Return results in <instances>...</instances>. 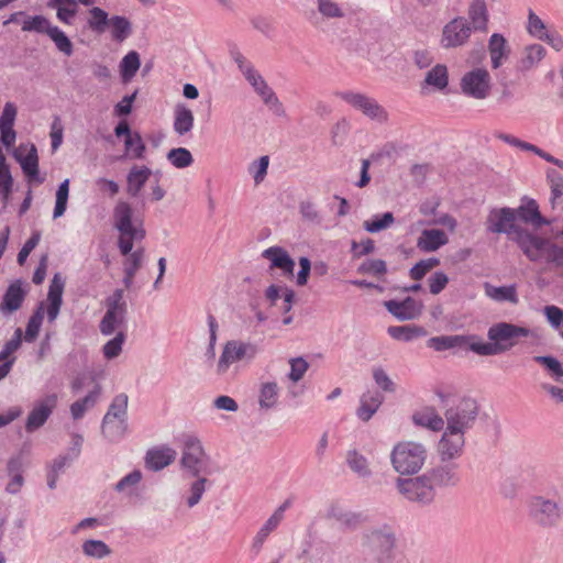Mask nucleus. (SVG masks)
Returning <instances> with one entry per match:
<instances>
[{"mask_svg": "<svg viewBox=\"0 0 563 563\" xmlns=\"http://www.w3.org/2000/svg\"><path fill=\"white\" fill-rule=\"evenodd\" d=\"M486 229L492 233L512 236L522 253L531 262L544 263L548 268L563 278V230L550 238L539 236L516 223L512 208H493L486 220Z\"/></svg>", "mask_w": 563, "mask_h": 563, "instance_id": "f257e3e1", "label": "nucleus"}, {"mask_svg": "<svg viewBox=\"0 0 563 563\" xmlns=\"http://www.w3.org/2000/svg\"><path fill=\"white\" fill-rule=\"evenodd\" d=\"M531 331L510 322H498L487 331L489 342H484L476 334H454L432 336L427 346L435 351H446L461 347L472 351L479 356H495L511 350L519 338H528Z\"/></svg>", "mask_w": 563, "mask_h": 563, "instance_id": "f03ea898", "label": "nucleus"}, {"mask_svg": "<svg viewBox=\"0 0 563 563\" xmlns=\"http://www.w3.org/2000/svg\"><path fill=\"white\" fill-rule=\"evenodd\" d=\"M133 209L126 201L120 200L113 209V227L119 231L118 247L125 256L123 272L135 274L142 267L144 249L140 247L132 252L134 241H142L145 238V230L142 224L135 225L132 221Z\"/></svg>", "mask_w": 563, "mask_h": 563, "instance_id": "7ed1b4c3", "label": "nucleus"}, {"mask_svg": "<svg viewBox=\"0 0 563 563\" xmlns=\"http://www.w3.org/2000/svg\"><path fill=\"white\" fill-rule=\"evenodd\" d=\"M427 446L416 441H400L390 451V464L399 475L417 474L426 464Z\"/></svg>", "mask_w": 563, "mask_h": 563, "instance_id": "20e7f679", "label": "nucleus"}, {"mask_svg": "<svg viewBox=\"0 0 563 563\" xmlns=\"http://www.w3.org/2000/svg\"><path fill=\"white\" fill-rule=\"evenodd\" d=\"M529 519L540 528L551 529L560 525L563 518V505L560 497L534 494L527 499Z\"/></svg>", "mask_w": 563, "mask_h": 563, "instance_id": "39448f33", "label": "nucleus"}, {"mask_svg": "<svg viewBox=\"0 0 563 563\" xmlns=\"http://www.w3.org/2000/svg\"><path fill=\"white\" fill-rule=\"evenodd\" d=\"M479 407L475 399L464 397L453 401L444 411V424L448 430L466 433L473 428Z\"/></svg>", "mask_w": 563, "mask_h": 563, "instance_id": "423d86ee", "label": "nucleus"}, {"mask_svg": "<svg viewBox=\"0 0 563 563\" xmlns=\"http://www.w3.org/2000/svg\"><path fill=\"white\" fill-rule=\"evenodd\" d=\"M396 488L407 501L419 506H428L435 498V489L426 473L416 477H398Z\"/></svg>", "mask_w": 563, "mask_h": 563, "instance_id": "0eeeda50", "label": "nucleus"}, {"mask_svg": "<svg viewBox=\"0 0 563 563\" xmlns=\"http://www.w3.org/2000/svg\"><path fill=\"white\" fill-rule=\"evenodd\" d=\"M181 466L192 477H207L212 474L210 459L205 453L200 441L189 437L185 442Z\"/></svg>", "mask_w": 563, "mask_h": 563, "instance_id": "6e6552de", "label": "nucleus"}, {"mask_svg": "<svg viewBox=\"0 0 563 563\" xmlns=\"http://www.w3.org/2000/svg\"><path fill=\"white\" fill-rule=\"evenodd\" d=\"M257 345L251 342L230 340L222 350L218 360L216 373L219 376L227 374L230 366L236 362L245 361L251 362L257 355Z\"/></svg>", "mask_w": 563, "mask_h": 563, "instance_id": "1a4fd4ad", "label": "nucleus"}, {"mask_svg": "<svg viewBox=\"0 0 563 563\" xmlns=\"http://www.w3.org/2000/svg\"><path fill=\"white\" fill-rule=\"evenodd\" d=\"M362 545L372 552L378 553V560H389L396 547L395 532L387 525L367 529L362 533Z\"/></svg>", "mask_w": 563, "mask_h": 563, "instance_id": "9d476101", "label": "nucleus"}, {"mask_svg": "<svg viewBox=\"0 0 563 563\" xmlns=\"http://www.w3.org/2000/svg\"><path fill=\"white\" fill-rule=\"evenodd\" d=\"M336 96L371 120L382 123L388 119L387 111L372 97L350 90L339 91Z\"/></svg>", "mask_w": 563, "mask_h": 563, "instance_id": "9b49d317", "label": "nucleus"}, {"mask_svg": "<svg viewBox=\"0 0 563 563\" xmlns=\"http://www.w3.org/2000/svg\"><path fill=\"white\" fill-rule=\"evenodd\" d=\"M460 87L465 96L482 100L490 92L492 78L486 68H474L463 75Z\"/></svg>", "mask_w": 563, "mask_h": 563, "instance_id": "f8f14e48", "label": "nucleus"}, {"mask_svg": "<svg viewBox=\"0 0 563 563\" xmlns=\"http://www.w3.org/2000/svg\"><path fill=\"white\" fill-rule=\"evenodd\" d=\"M472 31L473 30L465 18H454L444 25L441 44L444 48L462 46L467 43Z\"/></svg>", "mask_w": 563, "mask_h": 563, "instance_id": "ddd939ff", "label": "nucleus"}, {"mask_svg": "<svg viewBox=\"0 0 563 563\" xmlns=\"http://www.w3.org/2000/svg\"><path fill=\"white\" fill-rule=\"evenodd\" d=\"M465 446V434L444 429L438 443V455L441 462H453L462 456Z\"/></svg>", "mask_w": 563, "mask_h": 563, "instance_id": "4468645a", "label": "nucleus"}, {"mask_svg": "<svg viewBox=\"0 0 563 563\" xmlns=\"http://www.w3.org/2000/svg\"><path fill=\"white\" fill-rule=\"evenodd\" d=\"M431 485L439 488L456 486L461 476L459 474V464L454 462H442L441 464L426 472Z\"/></svg>", "mask_w": 563, "mask_h": 563, "instance_id": "2eb2a0df", "label": "nucleus"}, {"mask_svg": "<svg viewBox=\"0 0 563 563\" xmlns=\"http://www.w3.org/2000/svg\"><path fill=\"white\" fill-rule=\"evenodd\" d=\"M56 404L57 396L55 394H51L38 401L27 416L25 430L31 433L40 429L52 415Z\"/></svg>", "mask_w": 563, "mask_h": 563, "instance_id": "dca6fc26", "label": "nucleus"}, {"mask_svg": "<svg viewBox=\"0 0 563 563\" xmlns=\"http://www.w3.org/2000/svg\"><path fill=\"white\" fill-rule=\"evenodd\" d=\"M387 311L400 321H408L418 318L422 311V303L412 297L404 300H388L384 302Z\"/></svg>", "mask_w": 563, "mask_h": 563, "instance_id": "f3484780", "label": "nucleus"}, {"mask_svg": "<svg viewBox=\"0 0 563 563\" xmlns=\"http://www.w3.org/2000/svg\"><path fill=\"white\" fill-rule=\"evenodd\" d=\"M327 517L335 520L342 529L349 531L356 530L366 521V517L362 512L346 510L339 504L330 506Z\"/></svg>", "mask_w": 563, "mask_h": 563, "instance_id": "a211bd4d", "label": "nucleus"}, {"mask_svg": "<svg viewBox=\"0 0 563 563\" xmlns=\"http://www.w3.org/2000/svg\"><path fill=\"white\" fill-rule=\"evenodd\" d=\"M545 55L547 49L541 44H530L525 46L516 63V71L520 74L530 71L541 63Z\"/></svg>", "mask_w": 563, "mask_h": 563, "instance_id": "6ab92c4d", "label": "nucleus"}, {"mask_svg": "<svg viewBox=\"0 0 563 563\" xmlns=\"http://www.w3.org/2000/svg\"><path fill=\"white\" fill-rule=\"evenodd\" d=\"M262 256L271 261V268L283 271L286 276H294L295 261L288 252L280 246H271L263 251Z\"/></svg>", "mask_w": 563, "mask_h": 563, "instance_id": "aec40b11", "label": "nucleus"}, {"mask_svg": "<svg viewBox=\"0 0 563 563\" xmlns=\"http://www.w3.org/2000/svg\"><path fill=\"white\" fill-rule=\"evenodd\" d=\"M510 46L503 34L494 33L488 41V53L493 69L501 67L510 56Z\"/></svg>", "mask_w": 563, "mask_h": 563, "instance_id": "412c9836", "label": "nucleus"}, {"mask_svg": "<svg viewBox=\"0 0 563 563\" xmlns=\"http://www.w3.org/2000/svg\"><path fill=\"white\" fill-rule=\"evenodd\" d=\"M516 211V221L520 220L525 223L531 224L534 228H541L544 224H548V220L544 219L539 210V205L534 199L525 198L522 203L515 209Z\"/></svg>", "mask_w": 563, "mask_h": 563, "instance_id": "4be33fe9", "label": "nucleus"}, {"mask_svg": "<svg viewBox=\"0 0 563 563\" xmlns=\"http://www.w3.org/2000/svg\"><path fill=\"white\" fill-rule=\"evenodd\" d=\"M20 151L21 146L14 153V157L20 163L23 173L30 181H36L38 184H42L44 181V178L40 177L38 174V156L36 147L34 145H31L30 150L24 156L20 153Z\"/></svg>", "mask_w": 563, "mask_h": 563, "instance_id": "5701e85b", "label": "nucleus"}, {"mask_svg": "<svg viewBox=\"0 0 563 563\" xmlns=\"http://www.w3.org/2000/svg\"><path fill=\"white\" fill-rule=\"evenodd\" d=\"M449 238L443 230L426 229L417 240V247L422 252H434L448 244Z\"/></svg>", "mask_w": 563, "mask_h": 563, "instance_id": "b1692460", "label": "nucleus"}, {"mask_svg": "<svg viewBox=\"0 0 563 563\" xmlns=\"http://www.w3.org/2000/svg\"><path fill=\"white\" fill-rule=\"evenodd\" d=\"M152 176V170L147 166L134 165L126 175V194L131 197H137L146 181Z\"/></svg>", "mask_w": 563, "mask_h": 563, "instance_id": "393cba45", "label": "nucleus"}, {"mask_svg": "<svg viewBox=\"0 0 563 563\" xmlns=\"http://www.w3.org/2000/svg\"><path fill=\"white\" fill-rule=\"evenodd\" d=\"M176 457V451L168 448H155L148 450L145 456V463L147 468L152 471H161L174 462Z\"/></svg>", "mask_w": 563, "mask_h": 563, "instance_id": "a878e982", "label": "nucleus"}, {"mask_svg": "<svg viewBox=\"0 0 563 563\" xmlns=\"http://www.w3.org/2000/svg\"><path fill=\"white\" fill-rule=\"evenodd\" d=\"M25 298V290L22 288L21 280H15L7 288L0 310L3 313H11L20 309Z\"/></svg>", "mask_w": 563, "mask_h": 563, "instance_id": "bb28decb", "label": "nucleus"}, {"mask_svg": "<svg viewBox=\"0 0 563 563\" xmlns=\"http://www.w3.org/2000/svg\"><path fill=\"white\" fill-rule=\"evenodd\" d=\"M128 429V420L108 417L102 418L101 433L103 438L111 443L120 442L126 435Z\"/></svg>", "mask_w": 563, "mask_h": 563, "instance_id": "cd10ccee", "label": "nucleus"}, {"mask_svg": "<svg viewBox=\"0 0 563 563\" xmlns=\"http://www.w3.org/2000/svg\"><path fill=\"white\" fill-rule=\"evenodd\" d=\"M467 15L473 31L485 32L488 24V9L485 0H473L470 3Z\"/></svg>", "mask_w": 563, "mask_h": 563, "instance_id": "c85d7f7f", "label": "nucleus"}, {"mask_svg": "<svg viewBox=\"0 0 563 563\" xmlns=\"http://www.w3.org/2000/svg\"><path fill=\"white\" fill-rule=\"evenodd\" d=\"M412 421L416 426L428 428L432 431L444 429V419L432 407H427L412 415Z\"/></svg>", "mask_w": 563, "mask_h": 563, "instance_id": "c756f323", "label": "nucleus"}, {"mask_svg": "<svg viewBox=\"0 0 563 563\" xmlns=\"http://www.w3.org/2000/svg\"><path fill=\"white\" fill-rule=\"evenodd\" d=\"M448 67L443 64H437L426 74L421 88L424 89L426 87H430L432 90L442 91L448 87Z\"/></svg>", "mask_w": 563, "mask_h": 563, "instance_id": "7c9ffc66", "label": "nucleus"}, {"mask_svg": "<svg viewBox=\"0 0 563 563\" xmlns=\"http://www.w3.org/2000/svg\"><path fill=\"white\" fill-rule=\"evenodd\" d=\"M47 7L56 10L59 22L70 25L78 12L77 0H49Z\"/></svg>", "mask_w": 563, "mask_h": 563, "instance_id": "2f4dec72", "label": "nucleus"}, {"mask_svg": "<svg viewBox=\"0 0 563 563\" xmlns=\"http://www.w3.org/2000/svg\"><path fill=\"white\" fill-rule=\"evenodd\" d=\"M383 399V396L377 391L363 394L356 411L357 417L363 421H368L380 407Z\"/></svg>", "mask_w": 563, "mask_h": 563, "instance_id": "473e14b6", "label": "nucleus"}, {"mask_svg": "<svg viewBox=\"0 0 563 563\" xmlns=\"http://www.w3.org/2000/svg\"><path fill=\"white\" fill-rule=\"evenodd\" d=\"M194 113L184 104H177L174 110L173 128L176 134L185 135L194 128Z\"/></svg>", "mask_w": 563, "mask_h": 563, "instance_id": "72a5a7b5", "label": "nucleus"}, {"mask_svg": "<svg viewBox=\"0 0 563 563\" xmlns=\"http://www.w3.org/2000/svg\"><path fill=\"white\" fill-rule=\"evenodd\" d=\"M126 314L125 311H113L107 310L104 316L102 317L99 323V330L102 335H111L115 332V330L121 329L126 325Z\"/></svg>", "mask_w": 563, "mask_h": 563, "instance_id": "f704fd0d", "label": "nucleus"}, {"mask_svg": "<svg viewBox=\"0 0 563 563\" xmlns=\"http://www.w3.org/2000/svg\"><path fill=\"white\" fill-rule=\"evenodd\" d=\"M485 294L490 299L498 302H510L512 305H517L519 302V297L517 292L516 285L509 286H493L488 283L485 284Z\"/></svg>", "mask_w": 563, "mask_h": 563, "instance_id": "c9c22d12", "label": "nucleus"}, {"mask_svg": "<svg viewBox=\"0 0 563 563\" xmlns=\"http://www.w3.org/2000/svg\"><path fill=\"white\" fill-rule=\"evenodd\" d=\"M387 333L393 339L404 342H410L417 338L427 335L424 328L415 324L390 325L387 329Z\"/></svg>", "mask_w": 563, "mask_h": 563, "instance_id": "e433bc0d", "label": "nucleus"}, {"mask_svg": "<svg viewBox=\"0 0 563 563\" xmlns=\"http://www.w3.org/2000/svg\"><path fill=\"white\" fill-rule=\"evenodd\" d=\"M346 464L358 477L368 478L372 476V470L367 457L361 454L357 450L347 451Z\"/></svg>", "mask_w": 563, "mask_h": 563, "instance_id": "4c0bfd02", "label": "nucleus"}, {"mask_svg": "<svg viewBox=\"0 0 563 563\" xmlns=\"http://www.w3.org/2000/svg\"><path fill=\"white\" fill-rule=\"evenodd\" d=\"M100 394H101V387H100V385H96L95 388L88 393V395H86L84 398L73 402L70 406L71 417L75 420L81 419L84 417L85 412L88 409L92 408L97 404V401L100 397Z\"/></svg>", "mask_w": 563, "mask_h": 563, "instance_id": "58836bf2", "label": "nucleus"}, {"mask_svg": "<svg viewBox=\"0 0 563 563\" xmlns=\"http://www.w3.org/2000/svg\"><path fill=\"white\" fill-rule=\"evenodd\" d=\"M108 26L111 27L112 40L119 43L125 41L133 31L131 21L123 15H112Z\"/></svg>", "mask_w": 563, "mask_h": 563, "instance_id": "ea45409f", "label": "nucleus"}, {"mask_svg": "<svg viewBox=\"0 0 563 563\" xmlns=\"http://www.w3.org/2000/svg\"><path fill=\"white\" fill-rule=\"evenodd\" d=\"M279 388L275 382L262 383L258 393V405L261 409H273L278 401Z\"/></svg>", "mask_w": 563, "mask_h": 563, "instance_id": "a19ab883", "label": "nucleus"}, {"mask_svg": "<svg viewBox=\"0 0 563 563\" xmlns=\"http://www.w3.org/2000/svg\"><path fill=\"white\" fill-rule=\"evenodd\" d=\"M43 319H44V307H43V302H41L40 306L31 314V317L27 321V324H26L25 333H24V335L22 334V340H24L27 343L34 342L40 333V330H41V327L43 323Z\"/></svg>", "mask_w": 563, "mask_h": 563, "instance_id": "79ce46f5", "label": "nucleus"}, {"mask_svg": "<svg viewBox=\"0 0 563 563\" xmlns=\"http://www.w3.org/2000/svg\"><path fill=\"white\" fill-rule=\"evenodd\" d=\"M109 20L110 18L107 11L99 7H92L89 10L87 25L93 33L102 34L109 25Z\"/></svg>", "mask_w": 563, "mask_h": 563, "instance_id": "37998d69", "label": "nucleus"}, {"mask_svg": "<svg viewBox=\"0 0 563 563\" xmlns=\"http://www.w3.org/2000/svg\"><path fill=\"white\" fill-rule=\"evenodd\" d=\"M141 66L140 54L136 51L129 52L120 63V74L124 81L131 80Z\"/></svg>", "mask_w": 563, "mask_h": 563, "instance_id": "c03bdc74", "label": "nucleus"}, {"mask_svg": "<svg viewBox=\"0 0 563 563\" xmlns=\"http://www.w3.org/2000/svg\"><path fill=\"white\" fill-rule=\"evenodd\" d=\"M55 44L56 48L66 56H71L74 45L66 33L57 25H52L46 34Z\"/></svg>", "mask_w": 563, "mask_h": 563, "instance_id": "a18cd8bd", "label": "nucleus"}, {"mask_svg": "<svg viewBox=\"0 0 563 563\" xmlns=\"http://www.w3.org/2000/svg\"><path fill=\"white\" fill-rule=\"evenodd\" d=\"M53 24L44 15H25L22 20L23 32H35L38 34H47Z\"/></svg>", "mask_w": 563, "mask_h": 563, "instance_id": "49530a36", "label": "nucleus"}, {"mask_svg": "<svg viewBox=\"0 0 563 563\" xmlns=\"http://www.w3.org/2000/svg\"><path fill=\"white\" fill-rule=\"evenodd\" d=\"M128 402L126 394L122 393L114 396L103 417L128 420Z\"/></svg>", "mask_w": 563, "mask_h": 563, "instance_id": "de8ad7c7", "label": "nucleus"}, {"mask_svg": "<svg viewBox=\"0 0 563 563\" xmlns=\"http://www.w3.org/2000/svg\"><path fill=\"white\" fill-rule=\"evenodd\" d=\"M166 158L174 167L179 169L189 167L194 163L192 154L186 147L172 148L168 151Z\"/></svg>", "mask_w": 563, "mask_h": 563, "instance_id": "09e8293b", "label": "nucleus"}, {"mask_svg": "<svg viewBox=\"0 0 563 563\" xmlns=\"http://www.w3.org/2000/svg\"><path fill=\"white\" fill-rule=\"evenodd\" d=\"M395 222L393 212H385L383 214L374 216L371 220L363 223L364 230L369 233H377L388 229Z\"/></svg>", "mask_w": 563, "mask_h": 563, "instance_id": "8fccbe9b", "label": "nucleus"}, {"mask_svg": "<svg viewBox=\"0 0 563 563\" xmlns=\"http://www.w3.org/2000/svg\"><path fill=\"white\" fill-rule=\"evenodd\" d=\"M208 486H211V482L207 477H196V479L190 484L189 496L186 500L189 508L199 504Z\"/></svg>", "mask_w": 563, "mask_h": 563, "instance_id": "3c124183", "label": "nucleus"}, {"mask_svg": "<svg viewBox=\"0 0 563 563\" xmlns=\"http://www.w3.org/2000/svg\"><path fill=\"white\" fill-rule=\"evenodd\" d=\"M124 147L128 155L137 159L143 158L146 151L142 136L136 131L132 132L130 135H128V137H125Z\"/></svg>", "mask_w": 563, "mask_h": 563, "instance_id": "603ef678", "label": "nucleus"}, {"mask_svg": "<svg viewBox=\"0 0 563 563\" xmlns=\"http://www.w3.org/2000/svg\"><path fill=\"white\" fill-rule=\"evenodd\" d=\"M85 555L93 559H103L111 554V549L101 540H87L81 545Z\"/></svg>", "mask_w": 563, "mask_h": 563, "instance_id": "864d4df0", "label": "nucleus"}, {"mask_svg": "<svg viewBox=\"0 0 563 563\" xmlns=\"http://www.w3.org/2000/svg\"><path fill=\"white\" fill-rule=\"evenodd\" d=\"M278 518L279 514L277 516H271L256 533L252 545L256 553L260 552L269 533L279 526Z\"/></svg>", "mask_w": 563, "mask_h": 563, "instance_id": "5fc2aeb1", "label": "nucleus"}, {"mask_svg": "<svg viewBox=\"0 0 563 563\" xmlns=\"http://www.w3.org/2000/svg\"><path fill=\"white\" fill-rule=\"evenodd\" d=\"M68 195H69V179H65L62 181L57 188L56 191V201H55V208L53 212V218L57 219L62 217L67 208V201H68Z\"/></svg>", "mask_w": 563, "mask_h": 563, "instance_id": "6e6d98bb", "label": "nucleus"}, {"mask_svg": "<svg viewBox=\"0 0 563 563\" xmlns=\"http://www.w3.org/2000/svg\"><path fill=\"white\" fill-rule=\"evenodd\" d=\"M126 335L123 331H119L114 338L109 340L102 347L104 358L113 360L122 352L123 343L125 342Z\"/></svg>", "mask_w": 563, "mask_h": 563, "instance_id": "4d7b16f0", "label": "nucleus"}, {"mask_svg": "<svg viewBox=\"0 0 563 563\" xmlns=\"http://www.w3.org/2000/svg\"><path fill=\"white\" fill-rule=\"evenodd\" d=\"M527 32L538 40H542V37L549 32L544 22L533 12L532 9H529L528 11Z\"/></svg>", "mask_w": 563, "mask_h": 563, "instance_id": "13d9d810", "label": "nucleus"}, {"mask_svg": "<svg viewBox=\"0 0 563 563\" xmlns=\"http://www.w3.org/2000/svg\"><path fill=\"white\" fill-rule=\"evenodd\" d=\"M439 264L440 260L437 257L421 260L410 268L409 275L413 280H421L429 271H431Z\"/></svg>", "mask_w": 563, "mask_h": 563, "instance_id": "bf43d9fd", "label": "nucleus"}, {"mask_svg": "<svg viewBox=\"0 0 563 563\" xmlns=\"http://www.w3.org/2000/svg\"><path fill=\"white\" fill-rule=\"evenodd\" d=\"M318 11L327 19L343 18L344 10L333 0H317Z\"/></svg>", "mask_w": 563, "mask_h": 563, "instance_id": "052dcab7", "label": "nucleus"}, {"mask_svg": "<svg viewBox=\"0 0 563 563\" xmlns=\"http://www.w3.org/2000/svg\"><path fill=\"white\" fill-rule=\"evenodd\" d=\"M22 343V329L16 328L14 330L13 336L5 342L2 350L0 351V362H5L10 360L11 355L19 350Z\"/></svg>", "mask_w": 563, "mask_h": 563, "instance_id": "680f3d73", "label": "nucleus"}, {"mask_svg": "<svg viewBox=\"0 0 563 563\" xmlns=\"http://www.w3.org/2000/svg\"><path fill=\"white\" fill-rule=\"evenodd\" d=\"M373 379L377 387H379L383 391L386 393H395L396 391V384L393 382V379L388 376L386 371L383 367H374L373 371Z\"/></svg>", "mask_w": 563, "mask_h": 563, "instance_id": "e2e57ef3", "label": "nucleus"}, {"mask_svg": "<svg viewBox=\"0 0 563 563\" xmlns=\"http://www.w3.org/2000/svg\"><path fill=\"white\" fill-rule=\"evenodd\" d=\"M547 179L550 184L552 200L563 197V176L556 169L549 168Z\"/></svg>", "mask_w": 563, "mask_h": 563, "instance_id": "0e129e2a", "label": "nucleus"}, {"mask_svg": "<svg viewBox=\"0 0 563 563\" xmlns=\"http://www.w3.org/2000/svg\"><path fill=\"white\" fill-rule=\"evenodd\" d=\"M269 158L268 156H261L257 161L253 162L249 168L253 175L255 184H261L267 175Z\"/></svg>", "mask_w": 563, "mask_h": 563, "instance_id": "69168bd1", "label": "nucleus"}, {"mask_svg": "<svg viewBox=\"0 0 563 563\" xmlns=\"http://www.w3.org/2000/svg\"><path fill=\"white\" fill-rule=\"evenodd\" d=\"M247 82L252 86L254 91L261 97L262 101H265V98H269L275 91L268 86L263 76L258 73L254 77L250 78Z\"/></svg>", "mask_w": 563, "mask_h": 563, "instance_id": "338daca9", "label": "nucleus"}, {"mask_svg": "<svg viewBox=\"0 0 563 563\" xmlns=\"http://www.w3.org/2000/svg\"><path fill=\"white\" fill-rule=\"evenodd\" d=\"M534 361L543 365L556 379L563 377V367L561 363L553 356H536Z\"/></svg>", "mask_w": 563, "mask_h": 563, "instance_id": "774afa93", "label": "nucleus"}]
</instances>
